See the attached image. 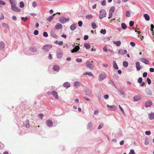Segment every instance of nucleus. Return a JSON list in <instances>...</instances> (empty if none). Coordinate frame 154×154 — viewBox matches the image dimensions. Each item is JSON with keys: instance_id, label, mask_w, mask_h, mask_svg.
I'll use <instances>...</instances> for the list:
<instances>
[{"instance_id": "obj_1", "label": "nucleus", "mask_w": 154, "mask_h": 154, "mask_svg": "<svg viewBox=\"0 0 154 154\" xmlns=\"http://www.w3.org/2000/svg\"><path fill=\"white\" fill-rule=\"evenodd\" d=\"M106 11L104 9H101L100 12L99 18L100 19H102L106 17Z\"/></svg>"}, {"instance_id": "obj_2", "label": "nucleus", "mask_w": 154, "mask_h": 154, "mask_svg": "<svg viewBox=\"0 0 154 154\" xmlns=\"http://www.w3.org/2000/svg\"><path fill=\"white\" fill-rule=\"evenodd\" d=\"M107 76L106 74L104 73H102L100 74L99 76L98 79L100 81H102L104 79H105Z\"/></svg>"}, {"instance_id": "obj_3", "label": "nucleus", "mask_w": 154, "mask_h": 154, "mask_svg": "<svg viewBox=\"0 0 154 154\" xmlns=\"http://www.w3.org/2000/svg\"><path fill=\"white\" fill-rule=\"evenodd\" d=\"M69 20L68 18H67L64 17H61L59 19L60 22L62 23H65L67 21H69Z\"/></svg>"}, {"instance_id": "obj_4", "label": "nucleus", "mask_w": 154, "mask_h": 154, "mask_svg": "<svg viewBox=\"0 0 154 154\" xmlns=\"http://www.w3.org/2000/svg\"><path fill=\"white\" fill-rule=\"evenodd\" d=\"M106 106L107 109L110 110L115 111L117 109L116 106L114 105L109 106L107 104Z\"/></svg>"}, {"instance_id": "obj_5", "label": "nucleus", "mask_w": 154, "mask_h": 154, "mask_svg": "<svg viewBox=\"0 0 154 154\" xmlns=\"http://www.w3.org/2000/svg\"><path fill=\"white\" fill-rule=\"evenodd\" d=\"M11 8L14 11L16 12H20V10L16 5H11Z\"/></svg>"}, {"instance_id": "obj_6", "label": "nucleus", "mask_w": 154, "mask_h": 154, "mask_svg": "<svg viewBox=\"0 0 154 154\" xmlns=\"http://www.w3.org/2000/svg\"><path fill=\"white\" fill-rule=\"evenodd\" d=\"M86 66L88 68L91 69H94V66L92 65L91 62L88 61H87L86 62Z\"/></svg>"}, {"instance_id": "obj_7", "label": "nucleus", "mask_w": 154, "mask_h": 154, "mask_svg": "<svg viewBox=\"0 0 154 154\" xmlns=\"http://www.w3.org/2000/svg\"><path fill=\"white\" fill-rule=\"evenodd\" d=\"M118 52L119 54L124 55L127 54V51L126 50H122V49H120L119 50Z\"/></svg>"}, {"instance_id": "obj_8", "label": "nucleus", "mask_w": 154, "mask_h": 154, "mask_svg": "<svg viewBox=\"0 0 154 154\" xmlns=\"http://www.w3.org/2000/svg\"><path fill=\"white\" fill-rule=\"evenodd\" d=\"M23 127H25L27 128H29L30 126L29 124V121L28 120H26L23 122Z\"/></svg>"}, {"instance_id": "obj_9", "label": "nucleus", "mask_w": 154, "mask_h": 154, "mask_svg": "<svg viewBox=\"0 0 154 154\" xmlns=\"http://www.w3.org/2000/svg\"><path fill=\"white\" fill-rule=\"evenodd\" d=\"M152 104V102L150 100H148L146 101L145 104V105L146 107L150 106Z\"/></svg>"}, {"instance_id": "obj_10", "label": "nucleus", "mask_w": 154, "mask_h": 154, "mask_svg": "<svg viewBox=\"0 0 154 154\" xmlns=\"http://www.w3.org/2000/svg\"><path fill=\"white\" fill-rule=\"evenodd\" d=\"M140 61L146 64H149V61L146 59L142 58L140 59Z\"/></svg>"}, {"instance_id": "obj_11", "label": "nucleus", "mask_w": 154, "mask_h": 154, "mask_svg": "<svg viewBox=\"0 0 154 154\" xmlns=\"http://www.w3.org/2000/svg\"><path fill=\"white\" fill-rule=\"evenodd\" d=\"M141 97L139 95H136L133 98L134 101H137L140 100H141Z\"/></svg>"}, {"instance_id": "obj_12", "label": "nucleus", "mask_w": 154, "mask_h": 154, "mask_svg": "<svg viewBox=\"0 0 154 154\" xmlns=\"http://www.w3.org/2000/svg\"><path fill=\"white\" fill-rule=\"evenodd\" d=\"M46 124L48 127H51L53 124L52 122L50 120H48L46 122Z\"/></svg>"}, {"instance_id": "obj_13", "label": "nucleus", "mask_w": 154, "mask_h": 154, "mask_svg": "<svg viewBox=\"0 0 154 154\" xmlns=\"http://www.w3.org/2000/svg\"><path fill=\"white\" fill-rule=\"evenodd\" d=\"M135 63L136 69L138 71H139L142 67L141 66L140 63L138 62H136Z\"/></svg>"}, {"instance_id": "obj_14", "label": "nucleus", "mask_w": 154, "mask_h": 154, "mask_svg": "<svg viewBox=\"0 0 154 154\" xmlns=\"http://www.w3.org/2000/svg\"><path fill=\"white\" fill-rule=\"evenodd\" d=\"M52 94L54 97L56 99H59V97L57 93L55 91H53L52 92Z\"/></svg>"}, {"instance_id": "obj_15", "label": "nucleus", "mask_w": 154, "mask_h": 154, "mask_svg": "<svg viewBox=\"0 0 154 154\" xmlns=\"http://www.w3.org/2000/svg\"><path fill=\"white\" fill-rule=\"evenodd\" d=\"M62 25L60 23H57L55 26L56 29L58 30L62 29Z\"/></svg>"}, {"instance_id": "obj_16", "label": "nucleus", "mask_w": 154, "mask_h": 154, "mask_svg": "<svg viewBox=\"0 0 154 154\" xmlns=\"http://www.w3.org/2000/svg\"><path fill=\"white\" fill-rule=\"evenodd\" d=\"M79 49V47L78 45H77L71 51L72 53L75 52L77 51Z\"/></svg>"}, {"instance_id": "obj_17", "label": "nucleus", "mask_w": 154, "mask_h": 154, "mask_svg": "<svg viewBox=\"0 0 154 154\" xmlns=\"http://www.w3.org/2000/svg\"><path fill=\"white\" fill-rule=\"evenodd\" d=\"M53 69L54 71H58L60 69V67L58 66L55 65L53 66Z\"/></svg>"}, {"instance_id": "obj_18", "label": "nucleus", "mask_w": 154, "mask_h": 154, "mask_svg": "<svg viewBox=\"0 0 154 154\" xmlns=\"http://www.w3.org/2000/svg\"><path fill=\"white\" fill-rule=\"evenodd\" d=\"M62 55L63 54L62 52L60 51L58 52L57 53V57L58 58H61L62 56Z\"/></svg>"}, {"instance_id": "obj_19", "label": "nucleus", "mask_w": 154, "mask_h": 154, "mask_svg": "<svg viewBox=\"0 0 154 154\" xmlns=\"http://www.w3.org/2000/svg\"><path fill=\"white\" fill-rule=\"evenodd\" d=\"M149 117L150 120L154 119V113L151 112L150 114H149Z\"/></svg>"}, {"instance_id": "obj_20", "label": "nucleus", "mask_w": 154, "mask_h": 154, "mask_svg": "<svg viewBox=\"0 0 154 154\" xmlns=\"http://www.w3.org/2000/svg\"><path fill=\"white\" fill-rule=\"evenodd\" d=\"M63 86L66 88H67L70 87V84L68 82H66L63 84Z\"/></svg>"}, {"instance_id": "obj_21", "label": "nucleus", "mask_w": 154, "mask_h": 154, "mask_svg": "<svg viewBox=\"0 0 154 154\" xmlns=\"http://www.w3.org/2000/svg\"><path fill=\"white\" fill-rule=\"evenodd\" d=\"M51 46H45L43 48V49L45 50L46 51H49L51 48Z\"/></svg>"}, {"instance_id": "obj_22", "label": "nucleus", "mask_w": 154, "mask_h": 154, "mask_svg": "<svg viewBox=\"0 0 154 154\" xmlns=\"http://www.w3.org/2000/svg\"><path fill=\"white\" fill-rule=\"evenodd\" d=\"M5 48V43L3 42H1L0 43V50H2Z\"/></svg>"}, {"instance_id": "obj_23", "label": "nucleus", "mask_w": 154, "mask_h": 154, "mask_svg": "<svg viewBox=\"0 0 154 154\" xmlns=\"http://www.w3.org/2000/svg\"><path fill=\"white\" fill-rule=\"evenodd\" d=\"M76 28V25L75 24H73L70 26V29L72 31L75 30Z\"/></svg>"}, {"instance_id": "obj_24", "label": "nucleus", "mask_w": 154, "mask_h": 154, "mask_svg": "<svg viewBox=\"0 0 154 154\" xmlns=\"http://www.w3.org/2000/svg\"><path fill=\"white\" fill-rule=\"evenodd\" d=\"M113 64L114 68L116 69H118L119 68L115 61L113 60Z\"/></svg>"}, {"instance_id": "obj_25", "label": "nucleus", "mask_w": 154, "mask_h": 154, "mask_svg": "<svg viewBox=\"0 0 154 154\" xmlns=\"http://www.w3.org/2000/svg\"><path fill=\"white\" fill-rule=\"evenodd\" d=\"M146 95L148 96H151L152 95V92L149 89H148L146 90Z\"/></svg>"}, {"instance_id": "obj_26", "label": "nucleus", "mask_w": 154, "mask_h": 154, "mask_svg": "<svg viewBox=\"0 0 154 154\" xmlns=\"http://www.w3.org/2000/svg\"><path fill=\"white\" fill-rule=\"evenodd\" d=\"M143 16L145 18V20L147 21H149L150 20V17L147 14H144Z\"/></svg>"}, {"instance_id": "obj_27", "label": "nucleus", "mask_w": 154, "mask_h": 154, "mask_svg": "<svg viewBox=\"0 0 154 154\" xmlns=\"http://www.w3.org/2000/svg\"><path fill=\"white\" fill-rule=\"evenodd\" d=\"M118 91L121 94L124 95L125 94V92L122 88H118Z\"/></svg>"}, {"instance_id": "obj_28", "label": "nucleus", "mask_w": 154, "mask_h": 154, "mask_svg": "<svg viewBox=\"0 0 154 154\" xmlns=\"http://www.w3.org/2000/svg\"><path fill=\"white\" fill-rule=\"evenodd\" d=\"M84 46L87 49H89L90 48L91 45L88 43H85L84 45Z\"/></svg>"}, {"instance_id": "obj_29", "label": "nucleus", "mask_w": 154, "mask_h": 154, "mask_svg": "<svg viewBox=\"0 0 154 154\" xmlns=\"http://www.w3.org/2000/svg\"><path fill=\"white\" fill-rule=\"evenodd\" d=\"M10 3L12 5H16V0H9Z\"/></svg>"}, {"instance_id": "obj_30", "label": "nucleus", "mask_w": 154, "mask_h": 154, "mask_svg": "<svg viewBox=\"0 0 154 154\" xmlns=\"http://www.w3.org/2000/svg\"><path fill=\"white\" fill-rule=\"evenodd\" d=\"M30 50L33 52H36L37 51V49L35 47H31L30 48Z\"/></svg>"}, {"instance_id": "obj_31", "label": "nucleus", "mask_w": 154, "mask_h": 154, "mask_svg": "<svg viewBox=\"0 0 154 154\" xmlns=\"http://www.w3.org/2000/svg\"><path fill=\"white\" fill-rule=\"evenodd\" d=\"M115 8L114 6L112 7L109 10V12L113 13L115 11Z\"/></svg>"}, {"instance_id": "obj_32", "label": "nucleus", "mask_w": 154, "mask_h": 154, "mask_svg": "<svg viewBox=\"0 0 154 154\" xmlns=\"http://www.w3.org/2000/svg\"><path fill=\"white\" fill-rule=\"evenodd\" d=\"M2 25L4 28L8 29L9 28L8 25L6 23H3Z\"/></svg>"}, {"instance_id": "obj_33", "label": "nucleus", "mask_w": 154, "mask_h": 154, "mask_svg": "<svg viewBox=\"0 0 154 154\" xmlns=\"http://www.w3.org/2000/svg\"><path fill=\"white\" fill-rule=\"evenodd\" d=\"M55 43L56 44L58 45H61L63 44V42L62 41H60L59 42L58 41H56L55 42Z\"/></svg>"}, {"instance_id": "obj_34", "label": "nucleus", "mask_w": 154, "mask_h": 154, "mask_svg": "<svg viewBox=\"0 0 154 154\" xmlns=\"http://www.w3.org/2000/svg\"><path fill=\"white\" fill-rule=\"evenodd\" d=\"M56 15L55 14H54L50 16L49 17L48 19V20L50 22L53 19V18L54 17V16H55Z\"/></svg>"}, {"instance_id": "obj_35", "label": "nucleus", "mask_w": 154, "mask_h": 154, "mask_svg": "<svg viewBox=\"0 0 154 154\" xmlns=\"http://www.w3.org/2000/svg\"><path fill=\"white\" fill-rule=\"evenodd\" d=\"M74 85L76 88H78L80 85V83L78 82H76L74 83Z\"/></svg>"}, {"instance_id": "obj_36", "label": "nucleus", "mask_w": 154, "mask_h": 154, "mask_svg": "<svg viewBox=\"0 0 154 154\" xmlns=\"http://www.w3.org/2000/svg\"><path fill=\"white\" fill-rule=\"evenodd\" d=\"M121 26L122 28L123 29H125L127 27V26L126 24L124 23H122L121 24Z\"/></svg>"}, {"instance_id": "obj_37", "label": "nucleus", "mask_w": 154, "mask_h": 154, "mask_svg": "<svg viewBox=\"0 0 154 154\" xmlns=\"http://www.w3.org/2000/svg\"><path fill=\"white\" fill-rule=\"evenodd\" d=\"M84 75H88L90 76H92V77H93L94 76L93 74L91 72H86L85 74H84Z\"/></svg>"}, {"instance_id": "obj_38", "label": "nucleus", "mask_w": 154, "mask_h": 154, "mask_svg": "<svg viewBox=\"0 0 154 154\" xmlns=\"http://www.w3.org/2000/svg\"><path fill=\"white\" fill-rule=\"evenodd\" d=\"M114 43L116 44L117 46H119L121 44V42L120 41H118L117 42H115Z\"/></svg>"}, {"instance_id": "obj_39", "label": "nucleus", "mask_w": 154, "mask_h": 154, "mask_svg": "<svg viewBox=\"0 0 154 154\" xmlns=\"http://www.w3.org/2000/svg\"><path fill=\"white\" fill-rule=\"evenodd\" d=\"M123 66L125 67H127L128 66V63L126 61H124L123 62Z\"/></svg>"}, {"instance_id": "obj_40", "label": "nucleus", "mask_w": 154, "mask_h": 154, "mask_svg": "<svg viewBox=\"0 0 154 154\" xmlns=\"http://www.w3.org/2000/svg\"><path fill=\"white\" fill-rule=\"evenodd\" d=\"M92 27L93 29H95L97 28V25L96 23L94 22H93L91 23Z\"/></svg>"}, {"instance_id": "obj_41", "label": "nucleus", "mask_w": 154, "mask_h": 154, "mask_svg": "<svg viewBox=\"0 0 154 154\" xmlns=\"http://www.w3.org/2000/svg\"><path fill=\"white\" fill-rule=\"evenodd\" d=\"M100 33L103 34H106V30L105 29H102L100 31Z\"/></svg>"}, {"instance_id": "obj_42", "label": "nucleus", "mask_w": 154, "mask_h": 154, "mask_svg": "<svg viewBox=\"0 0 154 154\" xmlns=\"http://www.w3.org/2000/svg\"><path fill=\"white\" fill-rule=\"evenodd\" d=\"M125 15L127 17H130V12L129 11H127L126 12Z\"/></svg>"}, {"instance_id": "obj_43", "label": "nucleus", "mask_w": 154, "mask_h": 154, "mask_svg": "<svg viewBox=\"0 0 154 154\" xmlns=\"http://www.w3.org/2000/svg\"><path fill=\"white\" fill-rule=\"evenodd\" d=\"M88 127L89 128L91 129V128L93 126V124L91 122H90L88 123Z\"/></svg>"}, {"instance_id": "obj_44", "label": "nucleus", "mask_w": 154, "mask_h": 154, "mask_svg": "<svg viewBox=\"0 0 154 154\" xmlns=\"http://www.w3.org/2000/svg\"><path fill=\"white\" fill-rule=\"evenodd\" d=\"M110 38L109 37H107L104 38V42H106V41L109 40Z\"/></svg>"}, {"instance_id": "obj_45", "label": "nucleus", "mask_w": 154, "mask_h": 154, "mask_svg": "<svg viewBox=\"0 0 154 154\" xmlns=\"http://www.w3.org/2000/svg\"><path fill=\"white\" fill-rule=\"evenodd\" d=\"M119 107L121 111L122 112V113L124 114V115H125V113L123 109L121 106L120 105H119Z\"/></svg>"}, {"instance_id": "obj_46", "label": "nucleus", "mask_w": 154, "mask_h": 154, "mask_svg": "<svg viewBox=\"0 0 154 154\" xmlns=\"http://www.w3.org/2000/svg\"><path fill=\"white\" fill-rule=\"evenodd\" d=\"M143 79L141 77H140L137 80V82L140 83L142 82Z\"/></svg>"}, {"instance_id": "obj_47", "label": "nucleus", "mask_w": 154, "mask_h": 154, "mask_svg": "<svg viewBox=\"0 0 154 154\" xmlns=\"http://www.w3.org/2000/svg\"><path fill=\"white\" fill-rule=\"evenodd\" d=\"M92 16L91 14H89V15H87L86 17V18L88 19H91V18H92Z\"/></svg>"}, {"instance_id": "obj_48", "label": "nucleus", "mask_w": 154, "mask_h": 154, "mask_svg": "<svg viewBox=\"0 0 154 154\" xmlns=\"http://www.w3.org/2000/svg\"><path fill=\"white\" fill-rule=\"evenodd\" d=\"M28 19V18L27 17H22L21 18L22 20H23L24 21H26Z\"/></svg>"}, {"instance_id": "obj_49", "label": "nucleus", "mask_w": 154, "mask_h": 154, "mask_svg": "<svg viewBox=\"0 0 154 154\" xmlns=\"http://www.w3.org/2000/svg\"><path fill=\"white\" fill-rule=\"evenodd\" d=\"M20 7L23 8L24 7V4L23 2H20Z\"/></svg>"}, {"instance_id": "obj_50", "label": "nucleus", "mask_w": 154, "mask_h": 154, "mask_svg": "<svg viewBox=\"0 0 154 154\" xmlns=\"http://www.w3.org/2000/svg\"><path fill=\"white\" fill-rule=\"evenodd\" d=\"M134 22L133 21H131L129 22V25L130 26H133L134 25Z\"/></svg>"}, {"instance_id": "obj_51", "label": "nucleus", "mask_w": 154, "mask_h": 154, "mask_svg": "<svg viewBox=\"0 0 154 154\" xmlns=\"http://www.w3.org/2000/svg\"><path fill=\"white\" fill-rule=\"evenodd\" d=\"M32 5L34 8L35 7L37 6L36 2H33L32 3Z\"/></svg>"}, {"instance_id": "obj_52", "label": "nucleus", "mask_w": 154, "mask_h": 154, "mask_svg": "<svg viewBox=\"0 0 154 154\" xmlns=\"http://www.w3.org/2000/svg\"><path fill=\"white\" fill-rule=\"evenodd\" d=\"M0 4L3 5H5L6 4V3L5 2L0 0Z\"/></svg>"}, {"instance_id": "obj_53", "label": "nucleus", "mask_w": 154, "mask_h": 154, "mask_svg": "<svg viewBox=\"0 0 154 154\" xmlns=\"http://www.w3.org/2000/svg\"><path fill=\"white\" fill-rule=\"evenodd\" d=\"M144 144L145 145H147L149 144V141L147 139H145V140Z\"/></svg>"}, {"instance_id": "obj_54", "label": "nucleus", "mask_w": 154, "mask_h": 154, "mask_svg": "<svg viewBox=\"0 0 154 154\" xmlns=\"http://www.w3.org/2000/svg\"><path fill=\"white\" fill-rule=\"evenodd\" d=\"M147 81L148 82V84L149 85L151 83V80L149 78H147Z\"/></svg>"}, {"instance_id": "obj_55", "label": "nucleus", "mask_w": 154, "mask_h": 154, "mask_svg": "<svg viewBox=\"0 0 154 154\" xmlns=\"http://www.w3.org/2000/svg\"><path fill=\"white\" fill-rule=\"evenodd\" d=\"M103 51L105 52H106L108 51V49L106 46H104L103 48Z\"/></svg>"}, {"instance_id": "obj_56", "label": "nucleus", "mask_w": 154, "mask_h": 154, "mask_svg": "<svg viewBox=\"0 0 154 154\" xmlns=\"http://www.w3.org/2000/svg\"><path fill=\"white\" fill-rule=\"evenodd\" d=\"M112 16V13L109 12V17H108V18L109 19H110L111 18Z\"/></svg>"}, {"instance_id": "obj_57", "label": "nucleus", "mask_w": 154, "mask_h": 154, "mask_svg": "<svg viewBox=\"0 0 154 154\" xmlns=\"http://www.w3.org/2000/svg\"><path fill=\"white\" fill-rule=\"evenodd\" d=\"M43 35V36L45 37H47L48 36L47 33L46 32H44Z\"/></svg>"}, {"instance_id": "obj_58", "label": "nucleus", "mask_w": 154, "mask_h": 154, "mask_svg": "<svg viewBox=\"0 0 154 154\" xmlns=\"http://www.w3.org/2000/svg\"><path fill=\"white\" fill-rule=\"evenodd\" d=\"M147 75V73L146 72H144L143 74V77H146Z\"/></svg>"}, {"instance_id": "obj_59", "label": "nucleus", "mask_w": 154, "mask_h": 154, "mask_svg": "<svg viewBox=\"0 0 154 154\" xmlns=\"http://www.w3.org/2000/svg\"><path fill=\"white\" fill-rule=\"evenodd\" d=\"M34 34L35 35H38V31L37 30H35L34 32Z\"/></svg>"}, {"instance_id": "obj_60", "label": "nucleus", "mask_w": 154, "mask_h": 154, "mask_svg": "<svg viewBox=\"0 0 154 154\" xmlns=\"http://www.w3.org/2000/svg\"><path fill=\"white\" fill-rule=\"evenodd\" d=\"M78 25L79 26H81L82 24V21H80L78 23Z\"/></svg>"}, {"instance_id": "obj_61", "label": "nucleus", "mask_w": 154, "mask_h": 154, "mask_svg": "<svg viewBox=\"0 0 154 154\" xmlns=\"http://www.w3.org/2000/svg\"><path fill=\"white\" fill-rule=\"evenodd\" d=\"M101 5H102L105 6L106 4V1L105 0H103L101 2Z\"/></svg>"}, {"instance_id": "obj_62", "label": "nucleus", "mask_w": 154, "mask_h": 154, "mask_svg": "<svg viewBox=\"0 0 154 154\" xmlns=\"http://www.w3.org/2000/svg\"><path fill=\"white\" fill-rule=\"evenodd\" d=\"M76 61L80 63L82 62V60L81 59L77 58L76 59Z\"/></svg>"}, {"instance_id": "obj_63", "label": "nucleus", "mask_w": 154, "mask_h": 154, "mask_svg": "<svg viewBox=\"0 0 154 154\" xmlns=\"http://www.w3.org/2000/svg\"><path fill=\"white\" fill-rule=\"evenodd\" d=\"M130 44L133 47L135 46V43L133 42H131L130 43Z\"/></svg>"}, {"instance_id": "obj_64", "label": "nucleus", "mask_w": 154, "mask_h": 154, "mask_svg": "<svg viewBox=\"0 0 154 154\" xmlns=\"http://www.w3.org/2000/svg\"><path fill=\"white\" fill-rule=\"evenodd\" d=\"M129 154H135V152L134 151V150L132 149L131 150L130 152H129Z\"/></svg>"}]
</instances>
